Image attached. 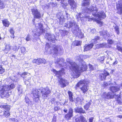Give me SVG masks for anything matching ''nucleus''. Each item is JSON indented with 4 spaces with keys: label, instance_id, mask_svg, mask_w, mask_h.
I'll return each mask as SVG.
<instances>
[{
    "label": "nucleus",
    "instance_id": "f257e3e1",
    "mask_svg": "<svg viewBox=\"0 0 122 122\" xmlns=\"http://www.w3.org/2000/svg\"><path fill=\"white\" fill-rule=\"evenodd\" d=\"M66 60L67 62L69 63L71 66L70 69L73 72L74 75L77 76H79L80 72L85 71L87 69V66L85 65H84L83 68L81 67V68H78V66L75 62L70 61L69 59L67 58Z\"/></svg>",
    "mask_w": 122,
    "mask_h": 122
},
{
    "label": "nucleus",
    "instance_id": "f03ea898",
    "mask_svg": "<svg viewBox=\"0 0 122 122\" xmlns=\"http://www.w3.org/2000/svg\"><path fill=\"white\" fill-rule=\"evenodd\" d=\"M98 10L96 6H92L89 8H86L84 12L88 13H91L93 16L98 17L100 20L106 17L105 13L103 12H102L98 14L97 13Z\"/></svg>",
    "mask_w": 122,
    "mask_h": 122
},
{
    "label": "nucleus",
    "instance_id": "7ed1b4c3",
    "mask_svg": "<svg viewBox=\"0 0 122 122\" xmlns=\"http://www.w3.org/2000/svg\"><path fill=\"white\" fill-rule=\"evenodd\" d=\"M46 50L47 52H49V53L53 55H57L58 53L62 52L63 51V49L61 48L58 46L55 47H50V45L48 43L46 44L45 47Z\"/></svg>",
    "mask_w": 122,
    "mask_h": 122
},
{
    "label": "nucleus",
    "instance_id": "20e7f679",
    "mask_svg": "<svg viewBox=\"0 0 122 122\" xmlns=\"http://www.w3.org/2000/svg\"><path fill=\"white\" fill-rule=\"evenodd\" d=\"M64 26L69 29L72 28V31L73 33L78 30V25L74 20L68 21L64 24Z\"/></svg>",
    "mask_w": 122,
    "mask_h": 122
},
{
    "label": "nucleus",
    "instance_id": "39448f33",
    "mask_svg": "<svg viewBox=\"0 0 122 122\" xmlns=\"http://www.w3.org/2000/svg\"><path fill=\"white\" fill-rule=\"evenodd\" d=\"M88 83V82L86 81L85 80H81L77 84L75 87H80L82 92L85 94L88 90L87 84Z\"/></svg>",
    "mask_w": 122,
    "mask_h": 122
},
{
    "label": "nucleus",
    "instance_id": "423d86ee",
    "mask_svg": "<svg viewBox=\"0 0 122 122\" xmlns=\"http://www.w3.org/2000/svg\"><path fill=\"white\" fill-rule=\"evenodd\" d=\"M1 87L0 94L2 97H8L10 95L9 93V87L8 86H2Z\"/></svg>",
    "mask_w": 122,
    "mask_h": 122
},
{
    "label": "nucleus",
    "instance_id": "0eeeda50",
    "mask_svg": "<svg viewBox=\"0 0 122 122\" xmlns=\"http://www.w3.org/2000/svg\"><path fill=\"white\" fill-rule=\"evenodd\" d=\"M39 90L41 91L42 95V97L44 99L47 97L48 95L50 93L51 91L48 87L44 88L42 87H41Z\"/></svg>",
    "mask_w": 122,
    "mask_h": 122
},
{
    "label": "nucleus",
    "instance_id": "6e6552de",
    "mask_svg": "<svg viewBox=\"0 0 122 122\" xmlns=\"http://www.w3.org/2000/svg\"><path fill=\"white\" fill-rule=\"evenodd\" d=\"M99 36L96 37L94 39L92 40V41L93 43L88 45H86L84 47V51H86L89 50L92 48L94 45L93 43H96L97 42V41L99 39Z\"/></svg>",
    "mask_w": 122,
    "mask_h": 122
},
{
    "label": "nucleus",
    "instance_id": "1a4fd4ad",
    "mask_svg": "<svg viewBox=\"0 0 122 122\" xmlns=\"http://www.w3.org/2000/svg\"><path fill=\"white\" fill-rule=\"evenodd\" d=\"M35 26L36 27H38V29L39 30H40V31L39 32H38V31H36L34 33L35 36H39L41 34L45 32V30L43 29L42 25L41 23H40L38 24H36L35 25Z\"/></svg>",
    "mask_w": 122,
    "mask_h": 122
},
{
    "label": "nucleus",
    "instance_id": "9d476101",
    "mask_svg": "<svg viewBox=\"0 0 122 122\" xmlns=\"http://www.w3.org/2000/svg\"><path fill=\"white\" fill-rule=\"evenodd\" d=\"M59 85H61L62 87H64L68 85L69 82L66 79L62 78H59L58 79Z\"/></svg>",
    "mask_w": 122,
    "mask_h": 122
},
{
    "label": "nucleus",
    "instance_id": "9b49d317",
    "mask_svg": "<svg viewBox=\"0 0 122 122\" xmlns=\"http://www.w3.org/2000/svg\"><path fill=\"white\" fill-rule=\"evenodd\" d=\"M65 59L62 58H57L55 62L56 67H60L65 65V62H64Z\"/></svg>",
    "mask_w": 122,
    "mask_h": 122
},
{
    "label": "nucleus",
    "instance_id": "f8f14e48",
    "mask_svg": "<svg viewBox=\"0 0 122 122\" xmlns=\"http://www.w3.org/2000/svg\"><path fill=\"white\" fill-rule=\"evenodd\" d=\"M79 16L81 20L84 21H86L87 20L90 21L94 20V18H90L89 16L85 15L83 13H80L79 15Z\"/></svg>",
    "mask_w": 122,
    "mask_h": 122
},
{
    "label": "nucleus",
    "instance_id": "ddd939ff",
    "mask_svg": "<svg viewBox=\"0 0 122 122\" xmlns=\"http://www.w3.org/2000/svg\"><path fill=\"white\" fill-rule=\"evenodd\" d=\"M31 11L34 18L39 19L41 17L40 13L37 9H31Z\"/></svg>",
    "mask_w": 122,
    "mask_h": 122
},
{
    "label": "nucleus",
    "instance_id": "4468645a",
    "mask_svg": "<svg viewBox=\"0 0 122 122\" xmlns=\"http://www.w3.org/2000/svg\"><path fill=\"white\" fill-rule=\"evenodd\" d=\"M31 92L35 98L37 99V100H38L39 99V97L40 96V92L37 89L34 88H33Z\"/></svg>",
    "mask_w": 122,
    "mask_h": 122
},
{
    "label": "nucleus",
    "instance_id": "2eb2a0df",
    "mask_svg": "<svg viewBox=\"0 0 122 122\" xmlns=\"http://www.w3.org/2000/svg\"><path fill=\"white\" fill-rule=\"evenodd\" d=\"M1 107L6 110L4 112L3 115L6 117H8L10 115V112L8 111L10 110V106L7 105H2L1 106Z\"/></svg>",
    "mask_w": 122,
    "mask_h": 122
},
{
    "label": "nucleus",
    "instance_id": "dca6fc26",
    "mask_svg": "<svg viewBox=\"0 0 122 122\" xmlns=\"http://www.w3.org/2000/svg\"><path fill=\"white\" fill-rule=\"evenodd\" d=\"M114 95H112V93L110 92L103 93L102 95V98L106 99H110L114 98Z\"/></svg>",
    "mask_w": 122,
    "mask_h": 122
},
{
    "label": "nucleus",
    "instance_id": "f3484780",
    "mask_svg": "<svg viewBox=\"0 0 122 122\" xmlns=\"http://www.w3.org/2000/svg\"><path fill=\"white\" fill-rule=\"evenodd\" d=\"M83 55H79L78 58H77L78 60H79V61H81V64H80V65H77L78 66V68H81V67L83 68V66L84 65H86V66H87L85 64V63L83 61ZM87 69V67L86 69L85 70L86 71Z\"/></svg>",
    "mask_w": 122,
    "mask_h": 122
},
{
    "label": "nucleus",
    "instance_id": "a211bd4d",
    "mask_svg": "<svg viewBox=\"0 0 122 122\" xmlns=\"http://www.w3.org/2000/svg\"><path fill=\"white\" fill-rule=\"evenodd\" d=\"M121 86H122V84H119L117 86H114L110 87V90L112 92L114 93L119 91L120 88Z\"/></svg>",
    "mask_w": 122,
    "mask_h": 122
},
{
    "label": "nucleus",
    "instance_id": "6ab92c4d",
    "mask_svg": "<svg viewBox=\"0 0 122 122\" xmlns=\"http://www.w3.org/2000/svg\"><path fill=\"white\" fill-rule=\"evenodd\" d=\"M117 13L121 14L122 13V0L118 2L117 5Z\"/></svg>",
    "mask_w": 122,
    "mask_h": 122
},
{
    "label": "nucleus",
    "instance_id": "aec40b11",
    "mask_svg": "<svg viewBox=\"0 0 122 122\" xmlns=\"http://www.w3.org/2000/svg\"><path fill=\"white\" fill-rule=\"evenodd\" d=\"M53 71L56 76L59 77V78L60 77L61 78L60 76L64 73V69L63 68L61 70L59 71H57L55 69H53Z\"/></svg>",
    "mask_w": 122,
    "mask_h": 122
},
{
    "label": "nucleus",
    "instance_id": "412c9836",
    "mask_svg": "<svg viewBox=\"0 0 122 122\" xmlns=\"http://www.w3.org/2000/svg\"><path fill=\"white\" fill-rule=\"evenodd\" d=\"M47 39L50 42H52L53 43L54 42L55 40V35L53 34L47 33L46 34Z\"/></svg>",
    "mask_w": 122,
    "mask_h": 122
},
{
    "label": "nucleus",
    "instance_id": "4be33fe9",
    "mask_svg": "<svg viewBox=\"0 0 122 122\" xmlns=\"http://www.w3.org/2000/svg\"><path fill=\"white\" fill-rule=\"evenodd\" d=\"M69 4L71 6V9L76 8L77 7V4L73 0H68Z\"/></svg>",
    "mask_w": 122,
    "mask_h": 122
},
{
    "label": "nucleus",
    "instance_id": "5701e85b",
    "mask_svg": "<svg viewBox=\"0 0 122 122\" xmlns=\"http://www.w3.org/2000/svg\"><path fill=\"white\" fill-rule=\"evenodd\" d=\"M109 75V73L106 71H105L103 73L100 74L99 77L101 80H105L106 77Z\"/></svg>",
    "mask_w": 122,
    "mask_h": 122
},
{
    "label": "nucleus",
    "instance_id": "b1692460",
    "mask_svg": "<svg viewBox=\"0 0 122 122\" xmlns=\"http://www.w3.org/2000/svg\"><path fill=\"white\" fill-rule=\"evenodd\" d=\"M76 122H87L86 120L83 115L81 116L76 119Z\"/></svg>",
    "mask_w": 122,
    "mask_h": 122
},
{
    "label": "nucleus",
    "instance_id": "393cba45",
    "mask_svg": "<svg viewBox=\"0 0 122 122\" xmlns=\"http://www.w3.org/2000/svg\"><path fill=\"white\" fill-rule=\"evenodd\" d=\"M75 112L76 113H86L85 110L81 107H77L74 109Z\"/></svg>",
    "mask_w": 122,
    "mask_h": 122
},
{
    "label": "nucleus",
    "instance_id": "a878e982",
    "mask_svg": "<svg viewBox=\"0 0 122 122\" xmlns=\"http://www.w3.org/2000/svg\"><path fill=\"white\" fill-rule=\"evenodd\" d=\"M92 103V101L90 100L89 102L84 106V109L86 110H88L91 104Z\"/></svg>",
    "mask_w": 122,
    "mask_h": 122
},
{
    "label": "nucleus",
    "instance_id": "bb28decb",
    "mask_svg": "<svg viewBox=\"0 0 122 122\" xmlns=\"http://www.w3.org/2000/svg\"><path fill=\"white\" fill-rule=\"evenodd\" d=\"M2 22L3 25L5 26L8 27L9 25V21L7 19H4L2 21Z\"/></svg>",
    "mask_w": 122,
    "mask_h": 122
},
{
    "label": "nucleus",
    "instance_id": "cd10ccee",
    "mask_svg": "<svg viewBox=\"0 0 122 122\" xmlns=\"http://www.w3.org/2000/svg\"><path fill=\"white\" fill-rule=\"evenodd\" d=\"M10 50V45L7 44L5 46V49L4 50L5 52L7 53Z\"/></svg>",
    "mask_w": 122,
    "mask_h": 122
},
{
    "label": "nucleus",
    "instance_id": "c85d7f7f",
    "mask_svg": "<svg viewBox=\"0 0 122 122\" xmlns=\"http://www.w3.org/2000/svg\"><path fill=\"white\" fill-rule=\"evenodd\" d=\"M73 116V115L68 113L65 115V117L66 120H68L71 119V118Z\"/></svg>",
    "mask_w": 122,
    "mask_h": 122
},
{
    "label": "nucleus",
    "instance_id": "c756f323",
    "mask_svg": "<svg viewBox=\"0 0 122 122\" xmlns=\"http://www.w3.org/2000/svg\"><path fill=\"white\" fill-rule=\"evenodd\" d=\"M84 2H83L82 5L83 6H88L90 4V0H83Z\"/></svg>",
    "mask_w": 122,
    "mask_h": 122
},
{
    "label": "nucleus",
    "instance_id": "7c9ffc66",
    "mask_svg": "<svg viewBox=\"0 0 122 122\" xmlns=\"http://www.w3.org/2000/svg\"><path fill=\"white\" fill-rule=\"evenodd\" d=\"M19 95L21 94L23 90L21 86L19 85L17 87Z\"/></svg>",
    "mask_w": 122,
    "mask_h": 122
},
{
    "label": "nucleus",
    "instance_id": "2f4dec72",
    "mask_svg": "<svg viewBox=\"0 0 122 122\" xmlns=\"http://www.w3.org/2000/svg\"><path fill=\"white\" fill-rule=\"evenodd\" d=\"M9 31L10 33L11 34V38H14V31L13 30V28H10L9 30Z\"/></svg>",
    "mask_w": 122,
    "mask_h": 122
},
{
    "label": "nucleus",
    "instance_id": "473e14b6",
    "mask_svg": "<svg viewBox=\"0 0 122 122\" xmlns=\"http://www.w3.org/2000/svg\"><path fill=\"white\" fill-rule=\"evenodd\" d=\"M5 4L4 2L2 1L0 2V9H2L5 8Z\"/></svg>",
    "mask_w": 122,
    "mask_h": 122
},
{
    "label": "nucleus",
    "instance_id": "72a5a7b5",
    "mask_svg": "<svg viewBox=\"0 0 122 122\" xmlns=\"http://www.w3.org/2000/svg\"><path fill=\"white\" fill-rule=\"evenodd\" d=\"M39 64L41 63H46V61L44 59L38 58Z\"/></svg>",
    "mask_w": 122,
    "mask_h": 122
},
{
    "label": "nucleus",
    "instance_id": "f704fd0d",
    "mask_svg": "<svg viewBox=\"0 0 122 122\" xmlns=\"http://www.w3.org/2000/svg\"><path fill=\"white\" fill-rule=\"evenodd\" d=\"M77 32H78V33H79V36L81 38H82L83 36V34L81 32V31L80 30H79V29L78 28V30L77 32L75 31V33H76Z\"/></svg>",
    "mask_w": 122,
    "mask_h": 122
},
{
    "label": "nucleus",
    "instance_id": "c9c22d12",
    "mask_svg": "<svg viewBox=\"0 0 122 122\" xmlns=\"http://www.w3.org/2000/svg\"><path fill=\"white\" fill-rule=\"evenodd\" d=\"M100 35L101 36L104 37V36L106 35V30H103L102 31H100L99 32Z\"/></svg>",
    "mask_w": 122,
    "mask_h": 122
},
{
    "label": "nucleus",
    "instance_id": "e433bc0d",
    "mask_svg": "<svg viewBox=\"0 0 122 122\" xmlns=\"http://www.w3.org/2000/svg\"><path fill=\"white\" fill-rule=\"evenodd\" d=\"M8 86L9 90L13 89L15 87V86L13 84H11L9 86Z\"/></svg>",
    "mask_w": 122,
    "mask_h": 122
},
{
    "label": "nucleus",
    "instance_id": "4c0bfd02",
    "mask_svg": "<svg viewBox=\"0 0 122 122\" xmlns=\"http://www.w3.org/2000/svg\"><path fill=\"white\" fill-rule=\"evenodd\" d=\"M115 30L117 33V34H119V29L118 27L117 26H116L114 28Z\"/></svg>",
    "mask_w": 122,
    "mask_h": 122
},
{
    "label": "nucleus",
    "instance_id": "58836bf2",
    "mask_svg": "<svg viewBox=\"0 0 122 122\" xmlns=\"http://www.w3.org/2000/svg\"><path fill=\"white\" fill-rule=\"evenodd\" d=\"M73 110L72 108L71 107H70L69 109V112L68 113L73 115Z\"/></svg>",
    "mask_w": 122,
    "mask_h": 122
},
{
    "label": "nucleus",
    "instance_id": "ea45409f",
    "mask_svg": "<svg viewBox=\"0 0 122 122\" xmlns=\"http://www.w3.org/2000/svg\"><path fill=\"white\" fill-rule=\"evenodd\" d=\"M117 49L119 51L122 53V46H117Z\"/></svg>",
    "mask_w": 122,
    "mask_h": 122
},
{
    "label": "nucleus",
    "instance_id": "a19ab883",
    "mask_svg": "<svg viewBox=\"0 0 122 122\" xmlns=\"http://www.w3.org/2000/svg\"><path fill=\"white\" fill-rule=\"evenodd\" d=\"M90 33L92 34H93L96 32V30L95 29L90 28Z\"/></svg>",
    "mask_w": 122,
    "mask_h": 122
},
{
    "label": "nucleus",
    "instance_id": "79ce46f5",
    "mask_svg": "<svg viewBox=\"0 0 122 122\" xmlns=\"http://www.w3.org/2000/svg\"><path fill=\"white\" fill-rule=\"evenodd\" d=\"M32 62L34 63H35L38 64H39L38 58L37 59H34L32 61Z\"/></svg>",
    "mask_w": 122,
    "mask_h": 122
},
{
    "label": "nucleus",
    "instance_id": "37998d69",
    "mask_svg": "<svg viewBox=\"0 0 122 122\" xmlns=\"http://www.w3.org/2000/svg\"><path fill=\"white\" fill-rule=\"evenodd\" d=\"M5 70L3 69L1 66L0 65V74H2L4 72Z\"/></svg>",
    "mask_w": 122,
    "mask_h": 122
},
{
    "label": "nucleus",
    "instance_id": "c03bdc74",
    "mask_svg": "<svg viewBox=\"0 0 122 122\" xmlns=\"http://www.w3.org/2000/svg\"><path fill=\"white\" fill-rule=\"evenodd\" d=\"M20 49L22 53H24L25 51V49L24 47H21Z\"/></svg>",
    "mask_w": 122,
    "mask_h": 122
},
{
    "label": "nucleus",
    "instance_id": "a18cd8bd",
    "mask_svg": "<svg viewBox=\"0 0 122 122\" xmlns=\"http://www.w3.org/2000/svg\"><path fill=\"white\" fill-rule=\"evenodd\" d=\"M121 99V98L119 97L117 99V100L118 103L119 104H122V102L120 100Z\"/></svg>",
    "mask_w": 122,
    "mask_h": 122
},
{
    "label": "nucleus",
    "instance_id": "49530a36",
    "mask_svg": "<svg viewBox=\"0 0 122 122\" xmlns=\"http://www.w3.org/2000/svg\"><path fill=\"white\" fill-rule=\"evenodd\" d=\"M108 42L110 44H112L113 43L114 41L111 39H108Z\"/></svg>",
    "mask_w": 122,
    "mask_h": 122
},
{
    "label": "nucleus",
    "instance_id": "de8ad7c7",
    "mask_svg": "<svg viewBox=\"0 0 122 122\" xmlns=\"http://www.w3.org/2000/svg\"><path fill=\"white\" fill-rule=\"evenodd\" d=\"M89 68L90 71H92L94 69L93 66L91 64H89Z\"/></svg>",
    "mask_w": 122,
    "mask_h": 122
},
{
    "label": "nucleus",
    "instance_id": "09e8293b",
    "mask_svg": "<svg viewBox=\"0 0 122 122\" xmlns=\"http://www.w3.org/2000/svg\"><path fill=\"white\" fill-rule=\"evenodd\" d=\"M28 73L27 72H24L22 74L20 75V76H21L22 77H24V76L25 75H26Z\"/></svg>",
    "mask_w": 122,
    "mask_h": 122
},
{
    "label": "nucleus",
    "instance_id": "8fccbe9b",
    "mask_svg": "<svg viewBox=\"0 0 122 122\" xmlns=\"http://www.w3.org/2000/svg\"><path fill=\"white\" fill-rule=\"evenodd\" d=\"M76 42V46H78L80 45L81 43V42L80 41H77L75 42Z\"/></svg>",
    "mask_w": 122,
    "mask_h": 122
},
{
    "label": "nucleus",
    "instance_id": "3c124183",
    "mask_svg": "<svg viewBox=\"0 0 122 122\" xmlns=\"http://www.w3.org/2000/svg\"><path fill=\"white\" fill-rule=\"evenodd\" d=\"M30 36L29 35H28L26 37V38L25 39L26 41H30Z\"/></svg>",
    "mask_w": 122,
    "mask_h": 122
},
{
    "label": "nucleus",
    "instance_id": "603ef678",
    "mask_svg": "<svg viewBox=\"0 0 122 122\" xmlns=\"http://www.w3.org/2000/svg\"><path fill=\"white\" fill-rule=\"evenodd\" d=\"M60 109V107L59 106L55 107H54V111H56L59 110Z\"/></svg>",
    "mask_w": 122,
    "mask_h": 122
},
{
    "label": "nucleus",
    "instance_id": "864d4df0",
    "mask_svg": "<svg viewBox=\"0 0 122 122\" xmlns=\"http://www.w3.org/2000/svg\"><path fill=\"white\" fill-rule=\"evenodd\" d=\"M104 59V57L103 56H102L100 57L99 59V61L101 62L103 61Z\"/></svg>",
    "mask_w": 122,
    "mask_h": 122
},
{
    "label": "nucleus",
    "instance_id": "5fc2aeb1",
    "mask_svg": "<svg viewBox=\"0 0 122 122\" xmlns=\"http://www.w3.org/2000/svg\"><path fill=\"white\" fill-rule=\"evenodd\" d=\"M58 18L60 20V21H63L64 19V17L62 16H61Z\"/></svg>",
    "mask_w": 122,
    "mask_h": 122
},
{
    "label": "nucleus",
    "instance_id": "6e6d98bb",
    "mask_svg": "<svg viewBox=\"0 0 122 122\" xmlns=\"http://www.w3.org/2000/svg\"><path fill=\"white\" fill-rule=\"evenodd\" d=\"M69 97H72V93L70 91H69L68 92Z\"/></svg>",
    "mask_w": 122,
    "mask_h": 122
},
{
    "label": "nucleus",
    "instance_id": "4d7b16f0",
    "mask_svg": "<svg viewBox=\"0 0 122 122\" xmlns=\"http://www.w3.org/2000/svg\"><path fill=\"white\" fill-rule=\"evenodd\" d=\"M33 104V103L32 101H30V103H29L28 105V106H32Z\"/></svg>",
    "mask_w": 122,
    "mask_h": 122
},
{
    "label": "nucleus",
    "instance_id": "13d9d810",
    "mask_svg": "<svg viewBox=\"0 0 122 122\" xmlns=\"http://www.w3.org/2000/svg\"><path fill=\"white\" fill-rule=\"evenodd\" d=\"M68 32L66 30H64L63 32V33L64 35H67L68 34Z\"/></svg>",
    "mask_w": 122,
    "mask_h": 122
},
{
    "label": "nucleus",
    "instance_id": "bf43d9fd",
    "mask_svg": "<svg viewBox=\"0 0 122 122\" xmlns=\"http://www.w3.org/2000/svg\"><path fill=\"white\" fill-rule=\"evenodd\" d=\"M69 99L70 101L73 102V99L72 97H69Z\"/></svg>",
    "mask_w": 122,
    "mask_h": 122
},
{
    "label": "nucleus",
    "instance_id": "052dcab7",
    "mask_svg": "<svg viewBox=\"0 0 122 122\" xmlns=\"http://www.w3.org/2000/svg\"><path fill=\"white\" fill-rule=\"evenodd\" d=\"M19 49L18 48H17V46H14L13 48V50L15 51L16 50H17Z\"/></svg>",
    "mask_w": 122,
    "mask_h": 122
},
{
    "label": "nucleus",
    "instance_id": "680f3d73",
    "mask_svg": "<svg viewBox=\"0 0 122 122\" xmlns=\"http://www.w3.org/2000/svg\"><path fill=\"white\" fill-rule=\"evenodd\" d=\"M56 117L55 116H54L52 120L53 122H55L56 121Z\"/></svg>",
    "mask_w": 122,
    "mask_h": 122
},
{
    "label": "nucleus",
    "instance_id": "e2e57ef3",
    "mask_svg": "<svg viewBox=\"0 0 122 122\" xmlns=\"http://www.w3.org/2000/svg\"><path fill=\"white\" fill-rule=\"evenodd\" d=\"M93 117H91L89 118V121L90 122H92L93 119Z\"/></svg>",
    "mask_w": 122,
    "mask_h": 122
},
{
    "label": "nucleus",
    "instance_id": "0e129e2a",
    "mask_svg": "<svg viewBox=\"0 0 122 122\" xmlns=\"http://www.w3.org/2000/svg\"><path fill=\"white\" fill-rule=\"evenodd\" d=\"M106 45L105 44H104V43L103 44L102 43V44H101L100 45V46L101 47H103L105 46Z\"/></svg>",
    "mask_w": 122,
    "mask_h": 122
},
{
    "label": "nucleus",
    "instance_id": "69168bd1",
    "mask_svg": "<svg viewBox=\"0 0 122 122\" xmlns=\"http://www.w3.org/2000/svg\"><path fill=\"white\" fill-rule=\"evenodd\" d=\"M106 35L108 37L110 36V35L109 33L107 31H106Z\"/></svg>",
    "mask_w": 122,
    "mask_h": 122
},
{
    "label": "nucleus",
    "instance_id": "338daca9",
    "mask_svg": "<svg viewBox=\"0 0 122 122\" xmlns=\"http://www.w3.org/2000/svg\"><path fill=\"white\" fill-rule=\"evenodd\" d=\"M4 112L0 110V116H2Z\"/></svg>",
    "mask_w": 122,
    "mask_h": 122
},
{
    "label": "nucleus",
    "instance_id": "774afa93",
    "mask_svg": "<svg viewBox=\"0 0 122 122\" xmlns=\"http://www.w3.org/2000/svg\"><path fill=\"white\" fill-rule=\"evenodd\" d=\"M118 110L119 111L122 112V107H121L119 108L118 109Z\"/></svg>",
    "mask_w": 122,
    "mask_h": 122
}]
</instances>
